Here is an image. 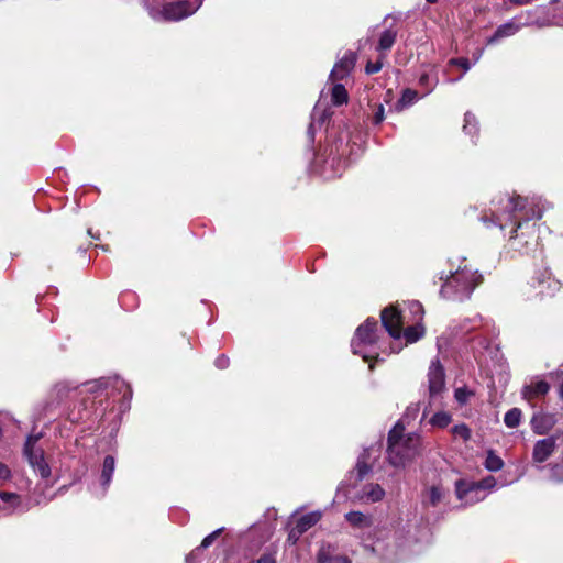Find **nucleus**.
<instances>
[{
    "label": "nucleus",
    "mask_w": 563,
    "mask_h": 563,
    "mask_svg": "<svg viewBox=\"0 0 563 563\" xmlns=\"http://www.w3.org/2000/svg\"><path fill=\"white\" fill-rule=\"evenodd\" d=\"M411 544L409 531L402 525L383 528L377 531L375 550L390 563L407 556Z\"/></svg>",
    "instance_id": "f257e3e1"
},
{
    "label": "nucleus",
    "mask_w": 563,
    "mask_h": 563,
    "mask_svg": "<svg viewBox=\"0 0 563 563\" xmlns=\"http://www.w3.org/2000/svg\"><path fill=\"white\" fill-rule=\"evenodd\" d=\"M440 280H444L440 289V296L449 300H464L470 298L473 290L482 282V275L477 271L465 265L459 267L450 276L443 273L439 276Z\"/></svg>",
    "instance_id": "f03ea898"
},
{
    "label": "nucleus",
    "mask_w": 563,
    "mask_h": 563,
    "mask_svg": "<svg viewBox=\"0 0 563 563\" xmlns=\"http://www.w3.org/2000/svg\"><path fill=\"white\" fill-rule=\"evenodd\" d=\"M404 427L397 423L388 434V460L396 467L405 466L420 449V437L416 433L404 434Z\"/></svg>",
    "instance_id": "7ed1b4c3"
},
{
    "label": "nucleus",
    "mask_w": 563,
    "mask_h": 563,
    "mask_svg": "<svg viewBox=\"0 0 563 563\" xmlns=\"http://www.w3.org/2000/svg\"><path fill=\"white\" fill-rule=\"evenodd\" d=\"M378 331V322L373 318L366 319L364 323L357 327L351 341L352 352L361 355L366 362L377 357Z\"/></svg>",
    "instance_id": "20e7f679"
},
{
    "label": "nucleus",
    "mask_w": 563,
    "mask_h": 563,
    "mask_svg": "<svg viewBox=\"0 0 563 563\" xmlns=\"http://www.w3.org/2000/svg\"><path fill=\"white\" fill-rule=\"evenodd\" d=\"M525 201L526 200L521 197H501L498 202L501 205V209L496 208L493 211L492 218L483 217L482 221L488 228L497 225L499 229L504 230L508 223H515L518 220L517 212L523 209Z\"/></svg>",
    "instance_id": "39448f33"
},
{
    "label": "nucleus",
    "mask_w": 563,
    "mask_h": 563,
    "mask_svg": "<svg viewBox=\"0 0 563 563\" xmlns=\"http://www.w3.org/2000/svg\"><path fill=\"white\" fill-rule=\"evenodd\" d=\"M203 0H181L165 4L162 9H148L151 18L155 21H179L194 14Z\"/></svg>",
    "instance_id": "423d86ee"
},
{
    "label": "nucleus",
    "mask_w": 563,
    "mask_h": 563,
    "mask_svg": "<svg viewBox=\"0 0 563 563\" xmlns=\"http://www.w3.org/2000/svg\"><path fill=\"white\" fill-rule=\"evenodd\" d=\"M37 440V435H30L27 438L24 445V454L27 456L29 463L33 470L38 473L41 477L47 478L51 475V468L44 460L43 451L35 446Z\"/></svg>",
    "instance_id": "0eeeda50"
},
{
    "label": "nucleus",
    "mask_w": 563,
    "mask_h": 563,
    "mask_svg": "<svg viewBox=\"0 0 563 563\" xmlns=\"http://www.w3.org/2000/svg\"><path fill=\"white\" fill-rule=\"evenodd\" d=\"M382 323L391 338L399 339L402 333V321L399 311L394 308H385L380 314Z\"/></svg>",
    "instance_id": "6e6552de"
},
{
    "label": "nucleus",
    "mask_w": 563,
    "mask_h": 563,
    "mask_svg": "<svg viewBox=\"0 0 563 563\" xmlns=\"http://www.w3.org/2000/svg\"><path fill=\"white\" fill-rule=\"evenodd\" d=\"M533 287L539 289L538 294L541 297H551L560 290L561 284L551 277L548 269H544L533 277Z\"/></svg>",
    "instance_id": "1a4fd4ad"
},
{
    "label": "nucleus",
    "mask_w": 563,
    "mask_h": 563,
    "mask_svg": "<svg viewBox=\"0 0 563 563\" xmlns=\"http://www.w3.org/2000/svg\"><path fill=\"white\" fill-rule=\"evenodd\" d=\"M429 393L431 397L438 396L445 386L444 371L439 360L431 362L428 373Z\"/></svg>",
    "instance_id": "9d476101"
},
{
    "label": "nucleus",
    "mask_w": 563,
    "mask_h": 563,
    "mask_svg": "<svg viewBox=\"0 0 563 563\" xmlns=\"http://www.w3.org/2000/svg\"><path fill=\"white\" fill-rule=\"evenodd\" d=\"M356 56L352 52H347L344 56L334 65L330 78L332 80L344 79L351 70L354 68Z\"/></svg>",
    "instance_id": "9b49d317"
},
{
    "label": "nucleus",
    "mask_w": 563,
    "mask_h": 563,
    "mask_svg": "<svg viewBox=\"0 0 563 563\" xmlns=\"http://www.w3.org/2000/svg\"><path fill=\"white\" fill-rule=\"evenodd\" d=\"M556 448V438L549 437L536 442L532 457L534 462L542 463L549 459Z\"/></svg>",
    "instance_id": "f8f14e48"
},
{
    "label": "nucleus",
    "mask_w": 563,
    "mask_h": 563,
    "mask_svg": "<svg viewBox=\"0 0 563 563\" xmlns=\"http://www.w3.org/2000/svg\"><path fill=\"white\" fill-rule=\"evenodd\" d=\"M0 510L8 515H12L19 510H23L22 498L20 495L10 492H0Z\"/></svg>",
    "instance_id": "ddd939ff"
},
{
    "label": "nucleus",
    "mask_w": 563,
    "mask_h": 563,
    "mask_svg": "<svg viewBox=\"0 0 563 563\" xmlns=\"http://www.w3.org/2000/svg\"><path fill=\"white\" fill-rule=\"evenodd\" d=\"M550 385L543 379H533L522 388L523 399L531 401L548 394Z\"/></svg>",
    "instance_id": "4468645a"
},
{
    "label": "nucleus",
    "mask_w": 563,
    "mask_h": 563,
    "mask_svg": "<svg viewBox=\"0 0 563 563\" xmlns=\"http://www.w3.org/2000/svg\"><path fill=\"white\" fill-rule=\"evenodd\" d=\"M385 496L384 488L376 483H369L362 487L357 498L364 503H377Z\"/></svg>",
    "instance_id": "2eb2a0df"
},
{
    "label": "nucleus",
    "mask_w": 563,
    "mask_h": 563,
    "mask_svg": "<svg viewBox=\"0 0 563 563\" xmlns=\"http://www.w3.org/2000/svg\"><path fill=\"white\" fill-rule=\"evenodd\" d=\"M554 423V417L548 413H534L531 418V428L537 434L548 433L553 428Z\"/></svg>",
    "instance_id": "dca6fc26"
},
{
    "label": "nucleus",
    "mask_w": 563,
    "mask_h": 563,
    "mask_svg": "<svg viewBox=\"0 0 563 563\" xmlns=\"http://www.w3.org/2000/svg\"><path fill=\"white\" fill-rule=\"evenodd\" d=\"M521 29V24L517 23L515 20H511L505 24H501L497 27L495 33L487 38V44H495L501 38L515 35Z\"/></svg>",
    "instance_id": "f3484780"
},
{
    "label": "nucleus",
    "mask_w": 563,
    "mask_h": 563,
    "mask_svg": "<svg viewBox=\"0 0 563 563\" xmlns=\"http://www.w3.org/2000/svg\"><path fill=\"white\" fill-rule=\"evenodd\" d=\"M345 520L354 528H369L373 525L372 517L361 511H350L345 514Z\"/></svg>",
    "instance_id": "a211bd4d"
},
{
    "label": "nucleus",
    "mask_w": 563,
    "mask_h": 563,
    "mask_svg": "<svg viewBox=\"0 0 563 563\" xmlns=\"http://www.w3.org/2000/svg\"><path fill=\"white\" fill-rule=\"evenodd\" d=\"M115 470V460L112 455H107L103 460L102 471H101V484L103 489L106 490L111 483L112 475Z\"/></svg>",
    "instance_id": "6ab92c4d"
},
{
    "label": "nucleus",
    "mask_w": 563,
    "mask_h": 563,
    "mask_svg": "<svg viewBox=\"0 0 563 563\" xmlns=\"http://www.w3.org/2000/svg\"><path fill=\"white\" fill-rule=\"evenodd\" d=\"M494 485H495V479L493 477H488V478L482 481L481 483H478L477 485L470 487L467 490H462L461 483H457L456 492H457L459 498L462 499L464 497V495H471V494L477 495L481 489H486V488L493 487Z\"/></svg>",
    "instance_id": "aec40b11"
},
{
    "label": "nucleus",
    "mask_w": 563,
    "mask_h": 563,
    "mask_svg": "<svg viewBox=\"0 0 563 563\" xmlns=\"http://www.w3.org/2000/svg\"><path fill=\"white\" fill-rule=\"evenodd\" d=\"M321 516H322V514L320 511H312V512L306 514L298 519L296 526L302 532H306L321 519Z\"/></svg>",
    "instance_id": "412c9836"
},
{
    "label": "nucleus",
    "mask_w": 563,
    "mask_h": 563,
    "mask_svg": "<svg viewBox=\"0 0 563 563\" xmlns=\"http://www.w3.org/2000/svg\"><path fill=\"white\" fill-rule=\"evenodd\" d=\"M396 36L397 32L394 30L384 31L379 37L377 51H389L396 41Z\"/></svg>",
    "instance_id": "4be33fe9"
},
{
    "label": "nucleus",
    "mask_w": 563,
    "mask_h": 563,
    "mask_svg": "<svg viewBox=\"0 0 563 563\" xmlns=\"http://www.w3.org/2000/svg\"><path fill=\"white\" fill-rule=\"evenodd\" d=\"M331 100L334 106H342L347 102V91L343 85L336 84L332 88Z\"/></svg>",
    "instance_id": "5701e85b"
},
{
    "label": "nucleus",
    "mask_w": 563,
    "mask_h": 563,
    "mask_svg": "<svg viewBox=\"0 0 563 563\" xmlns=\"http://www.w3.org/2000/svg\"><path fill=\"white\" fill-rule=\"evenodd\" d=\"M222 531H223V528H219V529L214 530L213 532H211L210 534H208L207 537H205V539L202 540L200 547H198L195 551H192L186 558L187 563H189L194 559L196 552L200 551L201 549L209 548L213 543V541L220 536V533Z\"/></svg>",
    "instance_id": "b1692460"
},
{
    "label": "nucleus",
    "mask_w": 563,
    "mask_h": 563,
    "mask_svg": "<svg viewBox=\"0 0 563 563\" xmlns=\"http://www.w3.org/2000/svg\"><path fill=\"white\" fill-rule=\"evenodd\" d=\"M420 86L426 88V95L431 92L438 84V76L434 70L422 74L419 78Z\"/></svg>",
    "instance_id": "393cba45"
},
{
    "label": "nucleus",
    "mask_w": 563,
    "mask_h": 563,
    "mask_svg": "<svg viewBox=\"0 0 563 563\" xmlns=\"http://www.w3.org/2000/svg\"><path fill=\"white\" fill-rule=\"evenodd\" d=\"M423 335V327L420 323L408 327L404 330V336L408 343L418 341Z\"/></svg>",
    "instance_id": "a878e982"
},
{
    "label": "nucleus",
    "mask_w": 563,
    "mask_h": 563,
    "mask_svg": "<svg viewBox=\"0 0 563 563\" xmlns=\"http://www.w3.org/2000/svg\"><path fill=\"white\" fill-rule=\"evenodd\" d=\"M522 412L519 408H512L505 413L504 422L508 428H516L520 424Z\"/></svg>",
    "instance_id": "bb28decb"
},
{
    "label": "nucleus",
    "mask_w": 563,
    "mask_h": 563,
    "mask_svg": "<svg viewBox=\"0 0 563 563\" xmlns=\"http://www.w3.org/2000/svg\"><path fill=\"white\" fill-rule=\"evenodd\" d=\"M451 420L452 417L450 413L445 411H439L431 417L430 423L437 428H445L450 424Z\"/></svg>",
    "instance_id": "cd10ccee"
},
{
    "label": "nucleus",
    "mask_w": 563,
    "mask_h": 563,
    "mask_svg": "<svg viewBox=\"0 0 563 563\" xmlns=\"http://www.w3.org/2000/svg\"><path fill=\"white\" fill-rule=\"evenodd\" d=\"M503 466H504L503 460L499 456H497L496 454H494L493 452H488L486 460H485V467L488 471L497 472V471L501 470Z\"/></svg>",
    "instance_id": "c85d7f7f"
},
{
    "label": "nucleus",
    "mask_w": 563,
    "mask_h": 563,
    "mask_svg": "<svg viewBox=\"0 0 563 563\" xmlns=\"http://www.w3.org/2000/svg\"><path fill=\"white\" fill-rule=\"evenodd\" d=\"M369 455V451L365 450L363 454L358 457L356 468L360 478H363L365 475H367L371 471V466L367 464L366 459Z\"/></svg>",
    "instance_id": "c756f323"
},
{
    "label": "nucleus",
    "mask_w": 563,
    "mask_h": 563,
    "mask_svg": "<svg viewBox=\"0 0 563 563\" xmlns=\"http://www.w3.org/2000/svg\"><path fill=\"white\" fill-rule=\"evenodd\" d=\"M463 130L466 134H476L477 121L474 114L470 112L465 113Z\"/></svg>",
    "instance_id": "7c9ffc66"
},
{
    "label": "nucleus",
    "mask_w": 563,
    "mask_h": 563,
    "mask_svg": "<svg viewBox=\"0 0 563 563\" xmlns=\"http://www.w3.org/2000/svg\"><path fill=\"white\" fill-rule=\"evenodd\" d=\"M443 497V490L439 486L430 487L428 492V501L431 506L438 505Z\"/></svg>",
    "instance_id": "2f4dec72"
},
{
    "label": "nucleus",
    "mask_w": 563,
    "mask_h": 563,
    "mask_svg": "<svg viewBox=\"0 0 563 563\" xmlns=\"http://www.w3.org/2000/svg\"><path fill=\"white\" fill-rule=\"evenodd\" d=\"M452 433L455 435V437H459L461 439H463L464 441H468L470 438H471V430L470 428L464 424V423H461V424H456L452 428Z\"/></svg>",
    "instance_id": "473e14b6"
},
{
    "label": "nucleus",
    "mask_w": 563,
    "mask_h": 563,
    "mask_svg": "<svg viewBox=\"0 0 563 563\" xmlns=\"http://www.w3.org/2000/svg\"><path fill=\"white\" fill-rule=\"evenodd\" d=\"M417 96H418L417 91L411 90V89H406L402 92L399 103L401 104V107L410 106L417 100Z\"/></svg>",
    "instance_id": "72a5a7b5"
},
{
    "label": "nucleus",
    "mask_w": 563,
    "mask_h": 563,
    "mask_svg": "<svg viewBox=\"0 0 563 563\" xmlns=\"http://www.w3.org/2000/svg\"><path fill=\"white\" fill-rule=\"evenodd\" d=\"M273 529H274V527L271 523H260V522H257V523H254L250 528V531L262 530V538L266 540L272 534Z\"/></svg>",
    "instance_id": "f704fd0d"
},
{
    "label": "nucleus",
    "mask_w": 563,
    "mask_h": 563,
    "mask_svg": "<svg viewBox=\"0 0 563 563\" xmlns=\"http://www.w3.org/2000/svg\"><path fill=\"white\" fill-rule=\"evenodd\" d=\"M332 548L330 544L322 545L318 553V562L319 563H328L333 556H331Z\"/></svg>",
    "instance_id": "c9c22d12"
},
{
    "label": "nucleus",
    "mask_w": 563,
    "mask_h": 563,
    "mask_svg": "<svg viewBox=\"0 0 563 563\" xmlns=\"http://www.w3.org/2000/svg\"><path fill=\"white\" fill-rule=\"evenodd\" d=\"M471 396L472 393L466 388H457L454 393L456 401L461 405L466 404Z\"/></svg>",
    "instance_id": "e433bc0d"
},
{
    "label": "nucleus",
    "mask_w": 563,
    "mask_h": 563,
    "mask_svg": "<svg viewBox=\"0 0 563 563\" xmlns=\"http://www.w3.org/2000/svg\"><path fill=\"white\" fill-rule=\"evenodd\" d=\"M12 476V472L8 465L0 462V486H3Z\"/></svg>",
    "instance_id": "4c0bfd02"
},
{
    "label": "nucleus",
    "mask_w": 563,
    "mask_h": 563,
    "mask_svg": "<svg viewBox=\"0 0 563 563\" xmlns=\"http://www.w3.org/2000/svg\"><path fill=\"white\" fill-rule=\"evenodd\" d=\"M450 65L460 66L463 68L464 74L471 69V63L467 58H452L449 62Z\"/></svg>",
    "instance_id": "58836bf2"
},
{
    "label": "nucleus",
    "mask_w": 563,
    "mask_h": 563,
    "mask_svg": "<svg viewBox=\"0 0 563 563\" xmlns=\"http://www.w3.org/2000/svg\"><path fill=\"white\" fill-rule=\"evenodd\" d=\"M385 119V109L383 104H378L375 108L374 115L372 118V122L374 124H380Z\"/></svg>",
    "instance_id": "ea45409f"
},
{
    "label": "nucleus",
    "mask_w": 563,
    "mask_h": 563,
    "mask_svg": "<svg viewBox=\"0 0 563 563\" xmlns=\"http://www.w3.org/2000/svg\"><path fill=\"white\" fill-rule=\"evenodd\" d=\"M409 309H410V312L412 314H415L417 321L421 320L422 314H423V308L420 302H418V301L410 302Z\"/></svg>",
    "instance_id": "a19ab883"
},
{
    "label": "nucleus",
    "mask_w": 563,
    "mask_h": 563,
    "mask_svg": "<svg viewBox=\"0 0 563 563\" xmlns=\"http://www.w3.org/2000/svg\"><path fill=\"white\" fill-rule=\"evenodd\" d=\"M550 478L554 482L563 481V465H555L551 468Z\"/></svg>",
    "instance_id": "79ce46f5"
},
{
    "label": "nucleus",
    "mask_w": 563,
    "mask_h": 563,
    "mask_svg": "<svg viewBox=\"0 0 563 563\" xmlns=\"http://www.w3.org/2000/svg\"><path fill=\"white\" fill-rule=\"evenodd\" d=\"M382 67H383V64L379 60H377L375 63L368 62L365 70L367 74H376L382 69Z\"/></svg>",
    "instance_id": "37998d69"
},
{
    "label": "nucleus",
    "mask_w": 563,
    "mask_h": 563,
    "mask_svg": "<svg viewBox=\"0 0 563 563\" xmlns=\"http://www.w3.org/2000/svg\"><path fill=\"white\" fill-rule=\"evenodd\" d=\"M229 357L225 356V355H220L219 357H217V360L214 361V364L218 368L220 369H224L229 366Z\"/></svg>",
    "instance_id": "c03bdc74"
},
{
    "label": "nucleus",
    "mask_w": 563,
    "mask_h": 563,
    "mask_svg": "<svg viewBox=\"0 0 563 563\" xmlns=\"http://www.w3.org/2000/svg\"><path fill=\"white\" fill-rule=\"evenodd\" d=\"M302 533L303 532L297 526H295L294 528H291L288 539L292 541V543H295Z\"/></svg>",
    "instance_id": "a18cd8bd"
},
{
    "label": "nucleus",
    "mask_w": 563,
    "mask_h": 563,
    "mask_svg": "<svg viewBox=\"0 0 563 563\" xmlns=\"http://www.w3.org/2000/svg\"><path fill=\"white\" fill-rule=\"evenodd\" d=\"M252 563H276V559L272 554H263L260 559L253 561Z\"/></svg>",
    "instance_id": "49530a36"
},
{
    "label": "nucleus",
    "mask_w": 563,
    "mask_h": 563,
    "mask_svg": "<svg viewBox=\"0 0 563 563\" xmlns=\"http://www.w3.org/2000/svg\"><path fill=\"white\" fill-rule=\"evenodd\" d=\"M541 217H542V212H541L540 210H537V211H536V210H532V211H531V213H528V212H527V213L525 214V219H526L527 221H528V220H530V219H533V218H536V219H540Z\"/></svg>",
    "instance_id": "de8ad7c7"
},
{
    "label": "nucleus",
    "mask_w": 563,
    "mask_h": 563,
    "mask_svg": "<svg viewBox=\"0 0 563 563\" xmlns=\"http://www.w3.org/2000/svg\"><path fill=\"white\" fill-rule=\"evenodd\" d=\"M328 563H350L345 556H333Z\"/></svg>",
    "instance_id": "09e8293b"
},
{
    "label": "nucleus",
    "mask_w": 563,
    "mask_h": 563,
    "mask_svg": "<svg viewBox=\"0 0 563 563\" xmlns=\"http://www.w3.org/2000/svg\"><path fill=\"white\" fill-rule=\"evenodd\" d=\"M316 114H317V110L314 109L313 111V114H312V122L311 124L309 125V129H308V133L310 134L311 137H313V128H314V120H316Z\"/></svg>",
    "instance_id": "8fccbe9b"
},
{
    "label": "nucleus",
    "mask_w": 563,
    "mask_h": 563,
    "mask_svg": "<svg viewBox=\"0 0 563 563\" xmlns=\"http://www.w3.org/2000/svg\"><path fill=\"white\" fill-rule=\"evenodd\" d=\"M266 517L276 518V510L275 509H268L265 514Z\"/></svg>",
    "instance_id": "3c124183"
},
{
    "label": "nucleus",
    "mask_w": 563,
    "mask_h": 563,
    "mask_svg": "<svg viewBox=\"0 0 563 563\" xmlns=\"http://www.w3.org/2000/svg\"><path fill=\"white\" fill-rule=\"evenodd\" d=\"M510 1L516 4H527V3L531 2L532 0H510Z\"/></svg>",
    "instance_id": "603ef678"
},
{
    "label": "nucleus",
    "mask_w": 563,
    "mask_h": 563,
    "mask_svg": "<svg viewBox=\"0 0 563 563\" xmlns=\"http://www.w3.org/2000/svg\"><path fill=\"white\" fill-rule=\"evenodd\" d=\"M520 227H521V222H520V220H518V223L516 224V227L514 228V230L511 231V233H515V232L517 231V229H518V228H520ZM510 238H511V239H514V238H515V235H514V234H511V236H510Z\"/></svg>",
    "instance_id": "864d4df0"
},
{
    "label": "nucleus",
    "mask_w": 563,
    "mask_h": 563,
    "mask_svg": "<svg viewBox=\"0 0 563 563\" xmlns=\"http://www.w3.org/2000/svg\"><path fill=\"white\" fill-rule=\"evenodd\" d=\"M482 53H483V51H478V52L475 54V56H474V60H475V63H477V62L479 60V58H481V56H482Z\"/></svg>",
    "instance_id": "5fc2aeb1"
},
{
    "label": "nucleus",
    "mask_w": 563,
    "mask_h": 563,
    "mask_svg": "<svg viewBox=\"0 0 563 563\" xmlns=\"http://www.w3.org/2000/svg\"><path fill=\"white\" fill-rule=\"evenodd\" d=\"M64 385L63 384H58L56 385L55 389L57 390V393H62L64 390Z\"/></svg>",
    "instance_id": "6e6d98bb"
},
{
    "label": "nucleus",
    "mask_w": 563,
    "mask_h": 563,
    "mask_svg": "<svg viewBox=\"0 0 563 563\" xmlns=\"http://www.w3.org/2000/svg\"><path fill=\"white\" fill-rule=\"evenodd\" d=\"M560 397L563 399V382L560 386Z\"/></svg>",
    "instance_id": "4d7b16f0"
},
{
    "label": "nucleus",
    "mask_w": 563,
    "mask_h": 563,
    "mask_svg": "<svg viewBox=\"0 0 563 563\" xmlns=\"http://www.w3.org/2000/svg\"><path fill=\"white\" fill-rule=\"evenodd\" d=\"M327 115L323 113L321 119H320V124L325 120Z\"/></svg>",
    "instance_id": "13d9d810"
},
{
    "label": "nucleus",
    "mask_w": 563,
    "mask_h": 563,
    "mask_svg": "<svg viewBox=\"0 0 563 563\" xmlns=\"http://www.w3.org/2000/svg\"><path fill=\"white\" fill-rule=\"evenodd\" d=\"M538 25H539V26H545V25H548V23H545V22H541V23H538Z\"/></svg>",
    "instance_id": "bf43d9fd"
},
{
    "label": "nucleus",
    "mask_w": 563,
    "mask_h": 563,
    "mask_svg": "<svg viewBox=\"0 0 563 563\" xmlns=\"http://www.w3.org/2000/svg\"><path fill=\"white\" fill-rule=\"evenodd\" d=\"M429 3H434L437 0H427Z\"/></svg>",
    "instance_id": "052dcab7"
},
{
    "label": "nucleus",
    "mask_w": 563,
    "mask_h": 563,
    "mask_svg": "<svg viewBox=\"0 0 563 563\" xmlns=\"http://www.w3.org/2000/svg\"><path fill=\"white\" fill-rule=\"evenodd\" d=\"M552 2H558L559 0H551Z\"/></svg>",
    "instance_id": "680f3d73"
}]
</instances>
